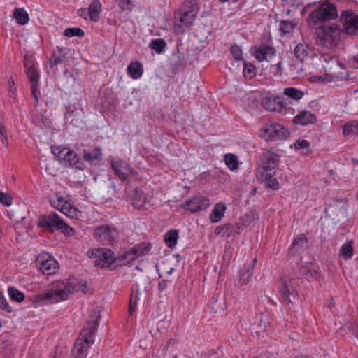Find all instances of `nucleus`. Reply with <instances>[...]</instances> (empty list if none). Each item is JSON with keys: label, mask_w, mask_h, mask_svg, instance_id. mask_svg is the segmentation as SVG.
I'll use <instances>...</instances> for the list:
<instances>
[{"label": "nucleus", "mask_w": 358, "mask_h": 358, "mask_svg": "<svg viewBox=\"0 0 358 358\" xmlns=\"http://www.w3.org/2000/svg\"><path fill=\"white\" fill-rule=\"evenodd\" d=\"M146 203V197L143 191L136 189L133 196V206L135 208L141 209Z\"/></svg>", "instance_id": "28"}, {"label": "nucleus", "mask_w": 358, "mask_h": 358, "mask_svg": "<svg viewBox=\"0 0 358 358\" xmlns=\"http://www.w3.org/2000/svg\"><path fill=\"white\" fill-rule=\"evenodd\" d=\"M64 34L68 37L79 36L82 37L84 36V31L80 28L73 27L67 28L65 29Z\"/></svg>", "instance_id": "46"}, {"label": "nucleus", "mask_w": 358, "mask_h": 358, "mask_svg": "<svg viewBox=\"0 0 358 358\" xmlns=\"http://www.w3.org/2000/svg\"><path fill=\"white\" fill-rule=\"evenodd\" d=\"M341 255L345 259H350L353 255L352 241H349L341 248Z\"/></svg>", "instance_id": "43"}, {"label": "nucleus", "mask_w": 358, "mask_h": 358, "mask_svg": "<svg viewBox=\"0 0 358 358\" xmlns=\"http://www.w3.org/2000/svg\"><path fill=\"white\" fill-rule=\"evenodd\" d=\"M296 24L292 20H281L280 22L279 31L281 36L291 34L296 28Z\"/></svg>", "instance_id": "31"}, {"label": "nucleus", "mask_w": 358, "mask_h": 358, "mask_svg": "<svg viewBox=\"0 0 358 358\" xmlns=\"http://www.w3.org/2000/svg\"><path fill=\"white\" fill-rule=\"evenodd\" d=\"M164 241L167 246L170 248H173L177 243L178 239V233L176 230H172L167 232L164 235Z\"/></svg>", "instance_id": "37"}, {"label": "nucleus", "mask_w": 358, "mask_h": 358, "mask_svg": "<svg viewBox=\"0 0 358 358\" xmlns=\"http://www.w3.org/2000/svg\"><path fill=\"white\" fill-rule=\"evenodd\" d=\"M280 157L271 151L263 152L259 157V168L262 169L260 174H275L278 168Z\"/></svg>", "instance_id": "8"}, {"label": "nucleus", "mask_w": 358, "mask_h": 358, "mask_svg": "<svg viewBox=\"0 0 358 358\" xmlns=\"http://www.w3.org/2000/svg\"><path fill=\"white\" fill-rule=\"evenodd\" d=\"M119 6L122 10H131L132 9L131 0H120Z\"/></svg>", "instance_id": "55"}, {"label": "nucleus", "mask_w": 358, "mask_h": 358, "mask_svg": "<svg viewBox=\"0 0 358 358\" xmlns=\"http://www.w3.org/2000/svg\"><path fill=\"white\" fill-rule=\"evenodd\" d=\"M224 229V227L223 226H219L217 227L215 231H214V233L216 235H220L221 234V232L222 231V230Z\"/></svg>", "instance_id": "64"}, {"label": "nucleus", "mask_w": 358, "mask_h": 358, "mask_svg": "<svg viewBox=\"0 0 358 358\" xmlns=\"http://www.w3.org/2000/svg\"><path fill=\"white\" fill-rule=\"evenodd\" d=\"M74 289V280H59L53 284V289L52 290L42 293L38 297L39 300L50 299L51 303L59 302L66 299L69 294L73 293Z\"/></svg>", "instance_id": "4"}, {"label": "nucleus", "mask_w": 358, "mask_h": 358, "mask_svg": "<svg viewBox=\"0 0 358 358\" xmlns=\"http://www.w3.org/2000/svg\"><path fill=\"white\" fill-rule=\"evenodd\" d=\"M243 76L246 80H252L257 74V69L251 62L243 60Z\"/></svg>", "instance_id": "27"}, {"label": "nucleus", "mask_w": 358, "mask_h": 358, "mask_svg": "<svg viewBox=\"0 0 358 358\" xmlns=\"http://www.w3.org/2000/svg\"><path fill=\"white\" fill-rule=\"evenodd\" d=\"M13 17L16 20L17 24L24 25L29 22V17L27 12L24 8H15L13 11Z\"/></svg>", "instance_id": "30"}, {"label": "nucleus", "mask_w": 358, "mask_h": 358, "mask_svg": "<svg viewBox=\"0 0 358 358\" xmlns=\"http://www.w3.org/2000/svg\"><path fill=\"white\" fill-rule=\"evenodd\" d=\"M238 229V227H234L231 226L230 224H225V234L227 233V236H230L234 230L236 234H238L237 231Z\"/></svg>", "instance_id": "57"}, {"label": "nucleus", "mask_w": 358, "mask_h": 358, "mask_svg": "<svg viewBox=\"0 0 358 358\" xmlns=\"http://www.w3.org/2000/svg\"><path fill=\"white\" fill-rule=\"evenodd\" d=\"M78 15L86 20L89 16L88 10H87L86 8H80L78 10Z\"/></svg>", "instance_id": "60"}, {"label": "nucleus", "mask_w": 358, "mask_h": 358, "mask_svg": "<svg viewBox=\"0 0 358 358\" xmlns=\"http://www.w3.org/2000/svg\"><path fill=\"white\" fill-rule=\"evenodd\" d=\"M151 248V244L148 243H143L141 244L135 245L131 249L136 255V258L144 256L148 253Z\"/></svg>", "instance_id": "36"}, {"label": "nucleus", "mask_w": 358, "mask_h": 358, "mask_svg": "<svg viewBox=\"0 0 358 358\" xmlns=\"http://www.w3.org/2000/svg\"><path fill=\"white\" fill-rule=\"evenodd\" d=\"M262 131L264 134H287L288 129L278 123H268L263 127Z\"/></svg>", "instance_id": "23"}, {"label": "nucleus", "mask_w": 358, "mask_h": 358, "mask_svg": "<svg viewBox=\"0 0 358 358\" xmlns=\"http://www.w3.org/2000/svg\"><path fill=\"white\" fill-rule=\"evenodd\" d=\"M310 148V143L308 141L304 139H299L297 140L294 143V148L296 150H300L303 148L306 149V155H309L311 153V150L309 149Z\"/></svg>", "instance_id": "47"}, {"label": "nucleus", "mask_w": 358, "mask_h": 358, "mask_svg": "<svg viewBox=\"0 0 358 358\" xmlns=\"http://www.w3.org/2000/svg\"><path fill=\"white\" fill-rule=\"evenodd\" d=\"M94 235L103 244L113 245L117 241L119 233L115 227L109 225H102L94 229Z\"/></svg>", "instance_id": "9"}, {"label": "nucleus", "mask_w": 358, "mask_h": 358, "mask_svg": "<svg viewBox=\"0 0 358 358\" xmlns=\"http://www.w3.org/2000/svg\"><path fill=\"white\" fill-rule=\"evenodd\" d=\"M52 124V121L50 117L42 115L41 117V127H43L45 128L50 127Z\"/></svg>", "instance_id": "56"}, {"label": "nucleus", "mask_w": 358, "mask_h": 358, "mask_svg": "<svg viewBox=\"0 0 358 358\" xmlns=\"http://www.w3.org/2000/svg\"><path fill=\"white\" fill-rule=\"evenodd\" d=\"M36 264L38 269L44 275H52L59 268L57 262L47 254L39 255L36 258Z\"/></svg>", "instance_id": "11"}, {"label": "nucleus", "mask_w": 358, "mask_h": 358, "mask_svg": "<svg viewBox=\"0 0 358 358\" xmlns=\"http://www.w3.org/2000/svg\"><path fill=\"white\" fill-rule=\"evenodd\" d=\"M278 113L282 115H293L294 113V109L291 106H287L286 103L282 101L280 108L278 110Z\"/></svg>", "instance_id": "49"}, {"label": "nucleus", "mask_w": 358, "mask_h": 358, "mask_svg": "<svg viewBox=\"0 0 358 358\" xmlns=\"http://www.w3.org/2000/svg\"><path fill=\"white\" fill-rule=\"evenodd\" d=\"M8 294H9V296L10 298L14 301H16V302H22L24 299V294L19 291L17 289H16L15 287H10L8 288Z\"/></svg>", "instance_id": "42"}, {"label": "nucleus", "mask_w": 358, "mask_h": 358, "mask_svg": "<svg viewBox=\"0 0 358 358\" xmlns=\"http://www.w3.org/2000/svg\"><path fill=\"white\" fill-rule=\"evenodd\" d=\"M293 122L296 124L307 125L308 124H314L317 122V117L309 111H301L294 117Z\"/></svg>", "instance_id": "22"}, {"label": "nucleus", "mask_w": 358, "mask_h": 358, "mask_svg": "<svg viewBox=\"0 0 358 358\" xmlns=\"http://www.w3.org/2000/svg\"><path fill=\"white\" fill-rule=\"evenodd\" d=\"M282 64L281 62H277L274 66L271 64V67H274L275 71H273L274 75H281L282 74Z\"/></svg>", "instance_id": "59"}, {"label": "nucleus", "mask_w": 358, "mask_h": 358, "mask_svg": "<svg viewBox=\"0 0 358 358\" xmlns=\"http://www.w3.org/2000/svg\"><path fill=\"white\" fill-rule=\"evenodd\" d=\"M196 17V5L194 1H185L180 11L175 15L174 24L177 33L182 34Z\"/></svg>", "instance_id": "3"}, {"label": "nucleus", "mask_w": 358, "mask_h": 358, "mask_svg": "<svg viewBox=\"0 0 358 358\" xmlns=\"http://www.w3.org/2000/svg\"><path fill=\"white\" fill-rule=\"evenodd\" d=\"M185 61V57L183 54L180 53L179 51H177L176 52H173L170 59V66L171 67L172 71L174 73H176L178 71V69L180 68Z\"/></svg>", "instance_id": "25"}, {"label": "nucleus", "mask_w": 358, "mask_h": 358, "mask_svg": "<svg viewBox=\"0 0 358 358\" xmlns=\"http://www.w3.org/2000/svg\"><path fill=\"white\" fill-rule=\"evenodd\" d=\"M136 259V255H135L131 248L129 250L124 252V255L117 257L116 263L120 265H126L130 264Z\"/></svg>", "instance_id": "33"}, {"label": "nucleus", "mask_w": 358, "mask_h": 358, "mask_svg": "<svg viewBox=\"0 0 358 358\" xmlns=\"http://www.w3.org/2000/svg\"><path fill=\"white\" fill-rule=\"evenodd\" d=\"M343 134H358V122L353 121L345 124Z\"/></svg>", "instance_id": "44"}, {"label": "nucleus", "mask_w": 358, "mask_h": 358, "mask_svg": "<svg viewBox=\"0 0 358 358\" xmlns=\"http://www.w3.org/2000/svg\"><path fill=\"white\" fill-rule=\"evenodd\" d=\"M210 206V200L206 197L199 196L193 197L186 202L185 206L191 213L204 210Z\"/></svg>", "instance_id": "16"}, {"label": "nucleus", "mask_w": 358, "mask_h": 358, "mask_svg": "<svg viewBox=\"0 0 358 358\" xmlns=\"http://www.w3.org/2000/svg\"><path fill=\"white\" fill-rule=\"evenodd\" d=\"M0 308L8 313H10L12 311L11 307L9 306L6 299L2 293L0 292Z\"/></svg>", "instance_id": "52"}, {"label": "nucleus", "mask_w": 358, "mask_h": 358, "mask_svg": "<svg viewBox=\"0 0 358 358\" xmlns=\"http://www.w3.org/2000/svg\"><path fill=\"white\" fill-rule=\"evenodd\" d=\"M308 46L306 43H299L294 48L296 59L303 62L308 55Z\"/></svg>", "instance_id": "34"}, {"label": "nucleus", "mask_w": 358, "mask_h": 358, "mask_svg": "<svg viewBox=\"0 0 358 358\" xmlns=\"http://www.w3.org/2000/svg\"><path fill=\"white\" fill-rule=\"evenodd\" d=\"M51 150L64 166L74 168L76 170H84V163L78 155L69 148L62 145H52Z\"/></svg>", "instance_id": "6"}, {"label": "nucleus", "mask_w": 358, "mask_h": 358, "mask_svg": "<svg viewBox=\"0 0 358 358\" xmlns=\"http://www.w3.org/2000/svg\"><path fill=\"white\" fill-rule=\"evenodd\" d=\"M25 73L30 81L31 94L36 103L38 102V78L39 74L35 68L25 70Z\"/></svg>", "instance_id": "17"}, {"label": "nucleus", "mask_w": 358, "mask_h": 358, "mask_svg": "<svg viewBox=\"0 0 358 358\" xmlns=\"http://www.w3.org/2000/svg\"><path fill=\"white\" fill-rule=\"evenodd\" d=\"M136 259V255H135L131 248L129 250L124 252V255L117 257L116 263L120 265H126L130 264Z\"/></svg>", "instance_id": "32"}, {"label": "nucleus", "mask_w": 358, "mask_h": 358, "mask_svg": "<svg viewBox=\"0 0 358 358\" xmlns=\"http://www.w3.org/2000/svg\"><path fill=\"white\" fill-rule=\"evenodd\" d=\"M112 166L117 176L122 180H127L134 176L133 171L127 162L121 159L112 162Z\"/></svg>", "instance_id": "15"}, {"label": "nucleus", "mask_w": 358, "mask_h": 358, "mask_svg": "<svg viewBox=\"0 0 358 358\" xmlns=\"http://www.w3.org/2000/svg\"><path fill=\"white\" fill-rule=\"evenodd\" d=\"M8 94H9V98H10V101L11 102H15L17 101V88L15 87V82H14V80L10 78L9 80H8Z\"/></svg>", "instance_id": "45"}, {"label": "nucleus", "mask_w": 358, "mask_h": 358, "mask_svg": "<svg viewBox=\"0 0 358 358\" xmlns=\"http://www.w3.org/2000/svg\"><path fill=\"white\" fill-rule=\"evenodd\" d=\"M306 278L310 281V280H317L319 281L320 280V278H321V275L320 273L316 271V270H308L306 271Z\"/></svg>", "instance_id": "51"}, {"label": "nucleus", "mask_w": 358, "mask_h": 358, "mask_svg": "<svg viewBox=\"0 0 358 358\" xmlns=\"http://www.w3.org/2000/svg\"><path fill=\"white\" fill-rule=\"evenodd\" d=\"M128 74L134 79H138L143 74V66L138 62H131L127 67Z\"/></svg>", "instance_id": "26"}, {"label": "nucleus", "mask_w": 358, "mask_h": 358, "mask_svg": "<svg viewBox=\"0 0 358 358\" xmlns=\"http://www.w3.org/2000/svg\"><path fill=\"white\" fill-rule=\"evenodd\" d=\"M166 46V43L163 38L154 39L150 44V48L159 54L164 51Z\"/></svg>", "instance_id": "41"}, {"label": "nucleus", "mask_w": 358, "mask_h": 358, "mask_svg": "<svg viewBox=\"0 0 358 358\" xmlns=\"http://www.w3.org/2000/svg\"><path fill=\"white\" fill-rule=\"evenodd\" d=\"M50 202L54 208L66 216L70 217L76 216V209L72 206L69 201L64 200L59 194H56V199L50 200Z\"/></svg>", "instance_id": "13"}, {"label": "nucleus", "mask_w": 358, "mask_h": 358, "mask_svg": "<svg viewBox=\"0 0 358 358\" xmlns=\"http://www.w3.org/2000/svg\"><path fill=\"white\" fill-rule=\"evenodd\" d=\"M343 31L348 35L358 34V15L351 10L343 11L340 17Z\"/></svg>", "instance_id": "10"}, {"label": "nucleus", "mask_w": 358, "mask_h": 358, "mask_svg": "<svg viewBox=\"0 0 358 358\" xmlns=\"http://www.w3.org/2000/svg\"><path fill=\"white\" fill-rule=\"evenodd\" d=\"M1 143L3 147L7 148L9 144L8 136H1Z\"/></svg>", "instance_id": "62"}, {"label": "nucleus", "mask_w": 358, "mask_h": 358, "mask_svg": "<svg viewBox=\"0 0 358 358\" xmlns=\"http://www.w3.org/2000/svg\"><path fill=\"white\" fill-rule=\"evenodd\" d=\"M230 51L234 58L237 60H243V53L241 48L237 45H233L231 46Z\"/></svg>", "instance_id": "48"}, {"label": "nucleus", "mask_w": 358, "mask_h": 358, "mask_svg": "<svg viewBox=\"0 0 358 358\" xmlns=\"http://www.w3.org/2000/svg\"><path fill=\"white\" fill-rule=\"evenodd\" d=\"M284 94L288 97L294 100H299L304 95V92L295 88V87H287L284 90Z\"/></svg>", "instance_id": "40"}, {"label": "nucleus", "mask_w": 358, "mask_h": 358, "mask_svg": "<svg viewBox=\"0 0 358 358\" xmlns=\"http://www.w3.org/2000/svg\"><path fill=\"white\" fill-rule=\"evenodd\" d=\"M12 196L8 193L0 192V203L6 206H10L12 204Z\"/></svg>", "instance_id": "50"}, {"label": "nucleus", "mask_w": 358, "mask_h": 358, "mask_svg": "<svg viewBox=\"0 0 358 358\" xmlns=\"http://www.w3.org/2000/svg\"><path fill=\"white\" fill-rule=\"evenodd\" d=\"M138 292L136 291V294L132 293L131 295V299H130V305H129V315H132L134 306L137 303V301L139 299V297L138 296Z\"/></svg>", "instance_id": "53"}, {"label": "nucleus", "mask_w": 358, "mask_h": 358, "mask_svg": "<svg viewBox=\"0 0 358 358\" xmlns=\"http://www.w3.org/2000/svg\"><path fill=\"white\" fill-rule=\"evenodd\" d=\"M262 179L266 182V186L273 190H277L279 188V183L276 178H273L275 174L262 173Z\"/></svg>", "instance_id": "39"}, {"label": "nucleus", "mask_w": 358, "mask_h": 358, "mask_svg": "<svg viewBox=\"0 0 358 358\" xmlns=\"http://www.w3.org/2000/svg\"><path fill=\"white\" fill-rule=\"evenodd\" d=\"M257 262V259L255 258L252 263L248 265H244L239 271V284L241 285H245L250 281L251 276L253 273V269Z\"/></svg>", "instance_id": "20"}, {"label": "nucleus", "mask_w": 358, "mask_h": 358, "mask_svg": "<svg viewBox=\"0 0 358 358\" xmlns=\"http://www.w3.org/2000/svg\"><path fill=\"white\" fill-rule=\"evenodd\" d=\"M96 255L99 260L94 261L95 266L103 268L109 266L113 262L116 263L117 257H115L113 252L109 249H99Z\"/></svg>", "instance_id": "14"}, {"label": "nucleus", "mask_w": 358, "mask_h": 358, "mask_svg": "<svg viewBox=\"0 0 358 358\" xmlns=\"http://www.w3.org/2000/svg\"><path fill=\"white\" fill-rule=\"evenodd\" d=\"M101 318L99 309H94L90 315L89 320L81 330L73 348V353L75 358H82L84 352L87 350L89 345L94 343L92 335L96 330L99 320Z\"/></svg>", "instance_id": "1"}, {"label": "nucleus", "mask_w": 358, "mask_h": 358, "mask_svg": "<svg viewBox=\"0 0 358 358\" xmlns=\"http://www.w3.org/2000/svg\"><path fill=\"white\" fill-rule=\"evenodd\" d=\"M288 6H293L297 3L298 0H282Z\"/></svg>", "instance_id": "63"}, {"label": "nucleus", "mask_w": 358, "mask_h": 358, "mask_svg": "<svg viewBox=\"0 0 358 358\" xmlns=\"http://www.w3.org/2000/svg\"><path fill=\"white\" fill-rule=\"evenodd\" d=\"M157 287H158V289L160 292H163L164 290H165V289L167 287V282L164 280H162L159 282Z\"/></svg>", "instance_id": "61"}, {"label": "nucleus", "mask_w": 358, "mask_h": 358, "mask_svg": "<svg viewBox=\"0 0 358 358\" xmlns=\"http://www.w3.org/2000/svg\"><path fill=\"white\" fill-rule=\"evenodd\" d=\"M282 99L278 96H266L262 99V106L267 110L278 112Z\"/></svg>", "instance_id": "18"}, {"label": "nucleus", "mask_w": 358, "mask_h": 358, "mask_svg": "<svg viewBox=\"0 0 358 358\" xmlns=\"http://www.w3.org/2000/svg\"><path fill=\"white\" fill-rule=\"evenodd\" d=\"M308 242V239L305 234H301L298 235L292 242L291 247L289 248V252H292L294 250H299L303 247L304 243Z\"/></svg>", "instance_id": "38"}, {"label": "nucleus", "mask_w": 358, "mask_h": 358, "mask_svg": "<svg viewBox=\"0 0 358 358\" xmlns=\"http://www.w3.org/2000/svg\"><path fill=\"white\" fill-rule=\"evenodd\" d=\"M276 50L270 45L259 48L255 52V57L259 62L264 60L268 61L271 57L275 55Z\"/></svg>", "instance_id": "21"}, {"label": "nucleus", "mask_w": 358, "mask_h": 358, "mask_svg": "<svg viewBox=\"0 0 358 358\" xmlns=\"http://www.w3.org/2000/svg\"><path fill=\"white\" fill-rule=\"evenodd\" d=\"M39 225L51 231L61 230L63 233L66 234H69V231H73L72 228L69 227V226L54 212L41 216L39 218Z\"/></svg>", "instance_id": "7"}, {"label": "nucleus", "mask_w": 358, "mask_h": 358, "mask_svg": "<svg viewBox=\"0 0 358 358\" xmlns=\"http://www.w3.org/2000/svg\"><path fill=\"white\" fill-rule=\"evenodd\" d=\"M282 282V287L280 288V296L282 302L287 304H295L299 299V295L295 288L292 286L289 285L285 280H280Z\"/></svg>", "instance_id": "12"}, {"label": "nucleus", "mask_w": 358, "mask_h": 358, "mask_svg": "<svg viewBox=\"0 0 358 358\" xmlns=\"http://www.w3.org/2000/svg\"><path fill=\"white\" fill-rule=\"evenodd\" d=\"M224 216V204L222 203H217L210 214V220L213 223L218 222L222 220Z\"/></svg>", "instance_id": "29"}, {"label": "nucleus", "mask_w": 358, "mask_h": 358, "mask_svg": "<svg viewBox=\"0 0 358 358\" xmlns=\"http://www.w3.org/2000/svg\"><path fill=\"white\" fill-rule=\"evenodd\" d=\"M225 165L231 171L237 170L239 167L238 157L233 153L225 154Z\"/></svg>", "instance_id": "35"}, {"label": "nucleus", "mask_w": 358, "mask_h": 358, "mask_svg": "<svg viewBox=\"0 0 358 358\" xmlns=\"http://www.w3.org/2000/svg\"><path fill=\"white\" fill-rule=\"evenodd\" d=\"M338 17L337 9L334 4L323 3L309 13L307 17L308 26L313 28L318 24L328 22Z\"/></svg>", "instance_id": "5"}, {"label": "nucleus", "mask_w": 358, "mask_h": 358, "mask_svg": "<svg viewBox=\"0 0 358 358\" xmlns=\"http://www.w3.org/2000/svg\"><path fill=\"white\" fill-rule=\"evenodd\" d=\"M340 27L336 23L321 25L315 30L316 43L318 45L333 49L340 41Z\"/></svg>", "instance_id": "2"}, {"label": "nucleus", "mask_w": 358, "mask_h": 358, "mask_svg": "<svg viewBox=\"0 0 358 358\" xmlns=\"http://www.w3.org/2000/svg\"><path fill=\"white\" fill-rule=\"evenodd\" d=\"M24 66L25 68V70L34 69V59L33 57L30 55H26L24 58Z\"/></svg>", "instance_id": "54"}, {"label": "nucleus", "mask_w": 358, "mask_h": 358, "mask_svg": "<svg viewBox=\"0 0 358 358\" xmlns=\"http://www.w3.org/2000/svg\"><path fill=\"white\" fill-rule=\"evenodd\" d=\"M62 62H63V59L61 58V57L51 58L50 59V67L53 68Z\"/></svg>", "instance_id": "58"}, {"label": "nucleus", "mask_w": 358, "mask_h": 358, "mask_svg": "<svg viewBox=\"0 0 358 358\" xmlns=\"http://www.w3.org/2000/svg\"><path fill=\"white\" fill-rule=\"evenodd\" d=\"M101 11V3L99 0H94L88 8L90 20L92 22H97L99 20V15Z\"/></svg>", "instance_id": "24"}, {"label": "nucleus", "mask_w": 358, "mask_h": 358, "mask_svg": "<svg viewBox=\"0 0 358 358\" xmlns=\"http://www.w3.org/2000/svg\"><path fill=\"white\" fill-rule=\"evenodd\" d=\"M80 154H82L83 159L91 164H98L101 161L102 155L101 150L99 148L84 149L80 151Z\"/></svg>", "instance_id": "19"}]
</instances>
